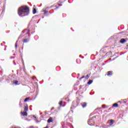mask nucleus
Segmentation results:
<instances>
[{"mask_svg": "<svg viewBox=\"0 0 128 128\" xmlns=\"http://www.w3.org/2000/svg\"><path fill=\"white\" fill-rule=\"evenodd\" d=\"M30 14V8L27 6H22L18 8V14L19 16H26Z\"/></svg>", "mask_w": 128, "mask_h": 128, "instance_id": "nucleus-1", "label": "nucleus"}, {"mask_svg": "<svg viewBox=\"0 0 128 128\" xmlns=\"http://www.w3.org/2000/svg\"><path fill=\"white\" fill-rule=\"evenodd\" d=\"M78 106V102L73 101L72 106H71V110H74V108H76V106Z\"/></svg>", "mask_w": 128, "mask_h": 128, "instance_id": "nucleus-2", "label": "nucleus"}, {"mask_svg": "<svg viewBox=\"0 0 128 128\" xmlns=\"http://www.w3.org/2000/svg\"><path fill=\"white\" fill-rule=\"evenodd\" d=\"M96 118V116H94L89 118V120L88 122V124H89V126H94L92 124H90V120H94V118Z\"/></svg>", "mask_w": 128, "mask_h": 128, "instance_id": "nucleus-3", "label": "nucleus"}, {"mask_svg": "<svg viewBox=\"0 0 128 128\" xmlns=\"http://www.w3.org/2000/svg\"><path fill=\"white\" fill-rule=\"evenodd\" d=\"M86 104H87L86 102H82L80 104V105L83 108H84L86 107Z\"/></svg>", "mask_w": 128, "mask_h": 128, "instance_id": "nucleus-4", "label": "nucleus"}, {"mask_svg": "<svg viewBox=\"0 0 128 128\" xmlns=\"http://www.w3.org/2000/svg\"><path fill=\"white\" fill-rule=\"evenodd\" d=\"M21 114H22V115L23 116H28V112H26V111H25V112H21Z\"/></svg>", "mask_w": 128, "mask_h": 128, "instance_id": "nucleus-5", "label": "nucleus"}, {"mask_svg": "<svg viewBox=\"0 0 128 128\" xmlns=\"http://www.w3.org/2000/svg\"><path fill=\"white\" fill-rule=\"evenodd\" d=\"M120 44H124V42H126V40L124 38H122L120 40Z\"/></svg>", "mask_w": 128, "mask_h": 128, "instance_id": "nucleus-6", "label": "nucleus"}, {"mask_svg": "<svg viewBox=\"0 0 128 128\" xmlns=\"http://www.w3.org/2000/svg\"><path fill=\"white\" fill-rule=\"evenodd\" d=\"M114 124V120H110L109 123L110 126H112V124Z\"/></svg>", "mask_w": 128, "mask_h": 128, "instance_id": "nucleus-7", "label": "nucleus"}, {"mask_svg": "<svg viewBox=\"0 0 128 128\" xmlns=\"http://www.w3.org/2000/svg\"><path fill=\"white\" fill-rule=\"evenodd\" d=\"M24 110L25 112H28V104H26V106H24Z\"/></svg>", "mask_w": 128, "mask_h": 128, "instance_id": "nucleus-8", "label": "nucleus"}, {"mask_svg": "<svg viewBox=\"0 0 128 128\" xmlns=\"http://www.w3.org/2000/svg\"><path fill=\"white\" fill-rule=\"evenodd\" d=\"M30 32V30L29 29H24L22 32Z\"/></svg>", "mask_w": 128, "mask_h": 128, "instance_id": "nucleus-9", "label": "nucleus"}, {"mask_svg": "<svg viewBox=\"0 0 128 128\" xmlns=\"http://www.w3.org/2000/svg\"><path fill=\"white\" fill-rule=\"evenodd\" d=\"M28 42H30V38H25L23 40V42L25 43Z\"/></svg>", "mask_w": 128, "mask_h": 128, "instance_id": "nucleus-10", "label": "nucleus"}, {"mask_svg": "<svg viewBox=\"0 0 128 128\" xmlns=\"http://www.w3.org/2000/svg\"><path fill=\"white\" fill-rule=\"evenodd\" d=\"M48 124H50V122H52V118H50L48 119Z\"/></svg>", "mask_w": 128, "mask_h": 128, "instance_id": "nucleus-11", "label": "nucleus"}, {"mask_svg": "<svg viewBox=\"0 0 128 128\" xmlns=\"http://www.w3.org/2000/svg\"><path fill=\"white\" fill-rule=\"evenodd\" d=\"M10 78H12V76L9 75L8 78L6 79V80L7 82H10V80H12V79Z\"/></svg>", "mask_w": 128, "mask_h": 128, "instance_id": "nucleus-12", "label": "nucleus"}, {"mask_svg": "<svg viewBox=\"0 0 128 128\" xmlns=\"http://www.w3.org/2000/svg\"><path fill=\"white\" fill-rule=\"evenodd\" d=\"M112 72L108 71V72L107 76H112Z\"/></svg>", "mask_w": 128, "mask_h": 128, "instance_id": "nucleus-13", "label": "nucleus"}, {"mask_svg": "<svg viewBox=\"0 0 128 128\" xmlns=\"http://www.w3.org/2000/svg\"><path fill=\"white\" fill-rule=\"evenodd\" d=\"M33 14H36V8H33Z\"/></svg>", "mask_w": 128, "mask_h": 128, "instance_id": "nucleus-14", "label": "nucleus"}, {"mask_svg": "<svg viewBox=\"0 0 128 128\" xmlns=\"http://www.w3.org/2000/svg\"><path fill=\"white\" fill-rule=\"evenodd\" d=\"M93 80H89V81L87 82L88 84H92Z\"/></svg>", "mask_w": 128, "mask_h": 128, "instance_id": "nucleus-15", "label": "nucleus"}, {"mask_svg": "<svg viewBox=\"0 0 128 128\" xmlns=\"http://www.w3.org/2000/svg\"><path fill=\"white\" fill-rule=\"evenodd\" d=\"M113 106H114V108H118V103H115L113 104Z\"/></svg>", "mask_w": 128, "mask_h": 128, "instance_id": "nucleus-16", "label": "nucleus"}, {"mask_svg": "<svg viewBox=\"0 0 128 128\" xmlns=\"http://www.w3.org/2000/svg\"><path fill=\"white\" fill-rule=\"evenodd\" d=\"M18 40H17L16 44H15V48L16 50L18 48Z\"/></svg>", "mask_w": 128, "mask_h": 128, "instance_id": "nucleus-17", "label": "nucleus"}, {"mask_svg": "<svg viewBox=\"0 0 128 128\" xmlns=\"http://www.w3.org/2000/svg\"><path fill=\"white\" fill-rule=\"evenodd\" d=\"M28 100H30V98H26L24 100V102H26Z\"/></svg>", "mask_w": 128, "mask_h": 128, "instance_id": "nucleus-18", "label": "nucleus"}, {"mask_svg": "<svg viewBox=\"0 0 128 128\" xmlns=\"http://www.w3.org/2000/svg\"><path fill=\"white\" fill-rule=\"evenodd\" d=\"M14 84H18V81L15 80L14 81Z\"/></svg>", "mask_w": 128, "mask_h": 128, "instance_id": "nucleus-19", "label": "nucleus"}, {"mask_svg": "<svg viewBox=\"0 0 128 128\" xmlns=\"http://www.w3.org/2000/svg\"><path fill=\"white\" fill-rule=\"evenodd\" d=\"M43 12H44V14H48V11L46 10H44Z\"/></svg>", "mask_w": 128, "mask_h": 128, "instance_id": "nucleus-20", "label": "nucleus"}, {"mask_svg": "<svg viewBox=\"0 0 128 128\" xmlns=\"http://www.w3.org/2000/svg\"><path fill=\"white\" fill-rule=\"evenodd\" d=\"M59 104L60 106H62V101H61L60 103Z\"/></svg>", "mask_w": 128, "mask_h": 128, "instance_id": "nucleus-21", "label": "nucleus"}, {"mask_svg": "<svg viewBox=\"0 0 128 128\" xmlns=\"http://www.w3.org/2000/svg\"><path fill=\"white\" fill-rule=\"evenodd\" d=\"M62 4H60L56 8L58 9V8H60V6H62Z\"/></svg>", "mask_w": 128, "mask_h": 128, "instance_id": "nucleus-22", "label": "nucleus"}, {"mask_svg": "<svg viewBox=\"0 0 128 128\" xmlns=\"http://www.w3.org/2000/svg\"><path fill=\"white\" fill-rule=\"evenodd\" d=\"M86 80H88V78H90V76H88V75H86Z\"/></svg>", "mask_w": 128, "mask_h": 128, "instance_id": "nucleus-23", "label": "nucleus"}, {"mask_svg": "<svg viewBox=\"0 0 128 128\" xmlns=\"http://www.w3.org/2000/svg\"><path fill=\"white\" fill-rule=\"evenodd\" d=\"M82 78H84V76H82V77L80 78V80H82Z\"/></svg>", "mask_w": 128, "mask_h": 128, "instance_id": "nucleus-24", "label": "nucleus"}, {"mask_svg": "<svg viewBox=\"0 0 128 128\" xmlns=\"http://www.w3.org/2000/svg\"><path fill=\"white\" fill-rule=\"evenodd\" d=\"M102 108H106V105H102Z\"/></svg>", "mask_w": 128, "mask_h": 128, "instance_id": "nucleus-25", "label": "nucleus"}, {"mask_svg": "<svg viewBox=\"0 0 128 128\" xmlns=\"http://www.w3.org/2000/svg\"><path fill=\"white\" fill-rule=\"evenodd\" d=\"M123 102H124V104H126V99L124 100Z\"/></svg>", "mask_w": 128, "mask_h": 128, "instance_id": "nucleus-26", "label": "nucleus"}, {"mask_svg": "<svg viewBox=\"0 0 128 128\" xmlns=\"http://www.w3.org/2000/svg\"><path fill=\"white\" fill-rule=\"evenodd\" d=\"M102 108H97L96 109V110H100Z\"/></svg>", "mask_w": 128, "mask_h": 128, "instance_id": "nucleus-27", "label": "nucleus"}, {"mask_svg": "<svg viewBox=\"0 0 128 128\" xmlns=\"http://www.w3.org/2000/svg\"><path fill=\"white\" fill-rule=\"evenodd\" d=\"M116 54H118V52H116L114 54V56H116Z\"/></svg>", "mask_w": 128, "mask_h": 128, "instance_id": "nucleus-28", "label": "nucleus"}, {"mask_svg": "<svg viewBox=\"0 0 128 128\" xmlns=\"http://www.w3.org/2000/svg\"><path fill=\"white\" fill-rule=\"evenodd\" d=\"M118 58V56H116V57L115 58H114L113 60H116V58Z\"/></svg>", "mask_w": 128, "mask_h": 128, "instance_id": "nucleus-29", "label": "nucleus"}, {"mask_svg": "<svg viewBox=\"0 0 128 128\" xmlns=\"http://www.w3.org/2000/svg\"><path fill=\"white\" fill-rule=\"evenodd\" d=\"M14 64L16 66V62H14Z\"/></svg>", "mask_w": 128, "mask_h": 128, "instance_id": "nucleus-30", "label": "nucleus"}, {"mask_svg": "<svg viewBox=\"0 0 128 128\" xmlns=\"http://www.w3.org/2000/svg\"><path fill=\"white\" fill-rule=\"evenodd\" d=\"M54 110V108H52V109H51V110Z\"/></svg>", "mask_w": 128, "mask_h": 128, "instance_id": "nucleus-31", "label": "nucleus"}, {"mask_svg": "<svg viewBox=\"0 0 128 128\" xmlns=\"http://www.w3.org/2000/svg\"><path fill=\"white\" fill-rule=\"evenodd\" d=\"M10 58H14V57H11Z\"/></svg>", "mask_w": 128, "mask_h": 128, "instance_id": "nucleus-32", "label": "nucleus"}, {"mask_svg": "<svg viewBox=\"0 0 128 128\" xmlns=\"http://www.w3.org/2000/svg\"><path fill=\"white\" fill-rule=\"evenodd\" d=\"M34 78H36V77H33L32 79L34 80Z\"/></svg>", "mask_w": 128, "mask_h": 128, "instance_id": "nucleus-33", "label": "nucleus"}, {"mask_svg": "<svg viewBox=\"0 0 128 128\" xmlns=\"http://www.w3.org/2000/svg\"><path fill=\"white\" fill-rule=\"evenodd\" d=\"M30 34V33H28V32H27V33H26V34Z\"/></svg>", "mask_w": 128, "mask_h": 128, "instance_id": "nucleus-34", "label": "nucleus"}, {"mask_svg": "<svg viewBox=\"0 0 128 128\" xmlns=\"http://www.w3.org/2000/svg\"><path fill=\"white\" fill-rule=\"evenodd\" d=\"M120 32H124V31Z\"/></svg>", "mask_w": 128, "mask_h": 128, "instance_id": "nucleus-35", "label": "nucleus"}, {"mask_svg": "<svg viewBox=\"0 0 128 128\" xmlns=\"http://www.w3.org/2000/svg\"><path fill=\"white\" fill-rule=\"evenodd\" d=\"M104 128H108V127H104Z\"/></svg>", "mask_w": 128, "mask_h": 128, "instance_id": "nucleus-36", "label": "nucleus"}, {"mask_svg": "<svg viewBox=\"0 0 128 128\" xmlns=\"http://www.w3.org/2000/svg\"><path fill=\"white\" fill-rule=\"evenodd\" d=\"M44 18V16H42V18Z\"/></svg>", "mask_w": 128, "mask_h": 128, "instance_id": "nucleus-37", "label": "nucleus"}, {"mask_svg": "<svg viewBox=\"0 0 128 128\" xmlns=\"http://www.w3.org/2000/svg\"><path fill=\"white\" fill-rule=\"evenodd\" d=\"M4 42V44H6V42Z\"/></svg>", "mask_w": 128, "mask_h": 128, "instance_id": "nucleus-38", "label": "nucleus"}, {"mask_svg": "<svg viewBox=\"0 0 128 128\" xmlns=\"http://www.w3.org/2000/svg\"><path fill=\"white\" fill-rule=\"evenodd\" d=\"M1 46H2V44H1Z\"/></svg>", "mask_w": 128, "mask_h": 128, "instance_id": "nucleus-39", "label": "nucleus"}, {"mask_svg": "<svg viewBox=\"0 0 128 128\" xmlns=\"http://www.w3.org/2000/svg\"><path fill=\"white\" fill-rule=\"evenodd\" d=\"M34 118H36V116H34Z\"/></svg>", "mask_w": 128, "mask_h": 128, "instance_id": "nucleus-40", "label": "nucleus"}, {"mask_svg": "<svg viewBox=\"0 0 128 128\" xmlns=\"http://www.w3.org/2000/svg\"><path fill=\"white\" fill-rule=\"evenodd\" d=\"M66 0H64V2H66Z\"/></svg>", "mask_w": 128, "mask_h": 128, "instance_id": "nucleus-41", "label": "nucleus"}, {"mask_svg": "<svg viewBox=\"0 0 128 128\" xmlns=\"http://www.w3.org/2000/svg\"><path fill=\"white\" fill-rule=\"evenodd\" d=\"M40 114H42V113H40Z\"/></svg>", "mask_w": 128, "mask_h": 128, "instance_id": "nucleus-42", "label": "nucleus"}, {"mask_svg": "<svg viewBox=\"0 0 128 128\" xmlns=\"http://www.w3.org/2000/svg\"><path fill=\"white\" fill-rule=\"evenodd\" d=\"M118 102H120V101H119Z\"/></svg>", "mask_w": 128, "mask_h": 128, "instance_id": "nucleus-43", "label": "nucleus"}, {"mask_svg": "<svg viewBox=\"0 0 128 128\" xmlns=\"http://www.w3.org/2000/svg\"><path fill=\"white\" fill-rule=\"evenodd\" d=\"M110 110V108H109V110Z\"/></svg>", "mask_w": 128, "mask_h": 128, "instance_id": "nucleus-44", "label": "nucleus"}]
</instances>
